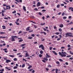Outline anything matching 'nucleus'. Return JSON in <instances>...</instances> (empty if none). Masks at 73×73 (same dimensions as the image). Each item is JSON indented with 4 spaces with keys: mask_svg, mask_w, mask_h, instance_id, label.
Listing matches in <instances>:
<instances>
[{
    "mask_svg": "<svg viewBox=\"0 0 73 73\" xmlns=\"http://www.w3.org/2000/svg\"><path fill=\"white\" fill-rule=\"evenodd\" d=\"M61 53H62L60 52H59V54L62 57H66V52H61Z\"/></svg>",
    "mask_w": 73,
    "mask_h": 73,
    "instance_id": "nucleus-1",
    "label": "nucleus"
},
{
    "mask_svg": "<svg viewBox=\"0 0 73 73\" xmlns=\"http://www.w3.org/2000/svg\"><path fill=\"white\" fill-rule=\"evenodd\" d=\"M3 5L4 6V7H5L6 6V8H8V7H9V9L8 8H6V9H9L10 8H11V7H10V6L9 5H5V4H3Z\"/></svg>",
    "mask_w": 73,
    "mask_h": 73,
    "instance_id": "nucleus-2",
    "label": "nucleus"
},
{
    "mask_svg": "<svg viewBox=\"0 0 73 73\" xmlns=\"http://www.w3.org/2000/svg\"><path fill=\"white\" fill-rule=\"evenodd\" d=\"M39 48H41L42 49V50H44V45L42 44H41L39 46Z\"/></svg>",
    "mask_w": 73,
    "mask_h": 73,
    "instance_id": "nucleus-3",
    "label": "nucleus"
},
{
    "mask_svg": "<svg viewBox=\"0 0 73 73\" xmlns=\"http://www.w3.org/2000/svg\"><path fill=\"white\" fill-rule=\"evenodd\" d=\"M69 10H70L72 12H73V8L72 7H69L68 8Z\"/></svg>",
    "mask_w": 73,
    "mask_h": 73,
    "instance_id": "nucleus-4",
    "label": "nucleus"
},
{
    "mask_svg": "<svg viewBox=\"0 0 73 73\" xmlns=\"http://www.w3.org/2000/svg\"><path fill=\"white\" fill-rule=\"evenodd\" d=\"M46 55L47 56H46V58H49V57H50V56L49 55H48V53H46Z\"/></svg>",
    "mask_w": 73,
    "mask_h": 73,
    "instance_id": "nucleus-5",
    "label": "nucleus"
},
{
    "mask_svg": "<svg viewBox=\"0 0 73 73\" xmlns=\"http://www.w3.org/2000/svg\"><path fill=\"white\" fill-rule=\"evenodd\" d=\"M28 53L27 52L25 54L26 56H25V57H29V54H28Z\"/></svg>",
    "mask_w": 73,
    "mask_h": 73,
    "instance_id": "nucleus-6",
    "label": "nucleus"
},
{
    "mask_svg": "<svg viewBox=\"0 0 73 73\" xmlns=\"http://www.w3.org/2000/svg\"><path fill=\"white\" fill-rule=\"evenodd\" d=\"M26 30L27 31H29L30 30V27H29L26 29Z\"/></svg>",
    "mask_w": 73,
    "mask_h": 73,
    "instance_id": "nucleus-7",
    "label": "nucleus"
},
{
    "mask_svg": "<svg viewBox=\"0 0 73 73\" xmlns=\"http://www.w3.org/2000/svg\"><path fill=\"white\" fill-rule=\"evenodd\" d=\"M6 63H9V62H11V60H6Z\"/></svg>",
    "mask_w": 73,
    "mask_h": 73,
    "instance_id": "nucleus-8",
    "label": "nucleus"
},
{
    "mask_svg": "<svg viewBox=\"0 0 73 73\" xmlns=\"http://www.w3.org/2000/svg\"><path fill=\"white\" fill-rule=\"evenodd\" d=\"M40 5H41V4L39 2L37 3V7H39V6H40Z\"/></svg>",
    "mask_w": 73,
    "mask_h": 73,
    "instance_id": "nucleus-9",
    "label": "nucleus"
},
{
    "mask_svg": "<svg viewBox=\"0 0 73 73\" xmlns=\"http://www.w3.org/2000/svg\"><path fill=\"white\" fill-rule=\"evenodd\" d=\"M11 41H15V38H13V36H12Z\"/></svg>",
    "mask_w": 73,
    "mask_h": 73,
    "instance_id": "nucleus-10",
    "label": "nucleus"
},
{
    "mask_svg": "<svg viewBox=\"0 0 73 73\" xmlns=\"http://www.w3.org/2000/svg\"><path fill=\"white\" fill-rule=\"evenodd\" d=\"M71 34H72V33H68L66 34L65 35L66 36H68L69 35H71Z\"/></svg>",
    "mask_w": 73,
    "mask_h": 73,
    "instance_id": "nucleus-11",
    "label": "nucleus"
},
{
    "mask_svg": "<svg viewBox=\"0 0 73 73\" xmlns=\"http://www.w3.org/2000/svg\"><path fill=\"white\" fill-rule=\"evenodd\" d=\"M60 28H62V27H64V25L62 24H61L60 25Z\"/></svg>",
    "mask_w": 73,
    "mask_h": 73,
    "instance_id": "nucleus-12",
    "label": "nucleus"
},
{
    "mask_svg": "<svg viewBox=\"0 0 73 73\" xmlns=\"http://www.w3.org/2000/svg\"><path fill=\"white\" fill-rule=\"evenodd\" d=\"M1 72H0V73H3V72H4V69H2V70L0 69V71L1 72Z\"/></svg>",
    "mask_w": 73,
    "mask_h": 73,
    "instance_id": "nucleus-13",
    "label": "nucleus"
},
{
    "mask_svg": "<svg viewBox=\"0 0 73 73\" xmlns=\"http://www.w3.org/2000/svg\"><path fill=\"white\" fill-rule=\"evenodd\" d=\"M23 9L24 11H26V7L25 6H23Z\"/></svg>",
    "mask_w": 73,
    "mask_h": 73,
    "instance_id": "nucleus-14",
    "label": "nucleus"
},
{
    "mask_svg": "<svg viewBox=\"0 0 73 73\" xmlns=\"http://www.w3.org/2000/svg\"><path fill=\"white\" fill-rule=\"evenodd\" d=\"M25 64H22V68H24V67H25Z\"/></svg>",
    "mask_w": 73,
    "mask_h": 73,
    "instance_id": "nucleus-15",
    "label": "nucleus"
},
{
    "mask_svg": "<svg viewBox=\"0 0 73 73\" xmlns=\"http://www.w3.org/2000/svg\"><path fill=\"white\" fill-rule=\"evenodd\" d=\"M52 52L54 53V54H55V55H57V53H56V52H55V51H52Z\"/></svg>",
    "mask_w": 73,
    "mask_h": 73,
    "instance_id": "nucleus-16",
    "label": "nucleus"
},
{
    "mask_svg": "<svg viewBox=\"0 0 73 73\" xmlns=\"http://www.w3.org/2000/svg\"><path fill=\"white\" fill-rule=\"evenodd\" d=\"M43 59L44 60H45V61H48V59L47 58H44Z\"/></svg>",
    "mask_w": 73,
    "mask_h": 73,
    "instance_id": "nucleus-17",
    "label": "nucleus"
},
{
    "mask_svg": "<svg viewBox=\"0 0 73 73\" xmlns=\"http://www.w3.org/2000/svg\"><path fill=\"white\" fill-rule=\"evenodd\" d=\"M60 4H58L56 6V7L58 8H60Z\"/></svg>",
    "mask_w": 73,
    "mask_h": 73,
    "instance_id": "nucleus-18",
    "label": "nucleus"
},
{
    "mask_svg": "<svg viewBox=\"0 0 73 73\" xmlns=\"http://www.w3.org/2000/svg\"><path fill=\"white\" fill-rule=\"evenodd\" d=\"M2 27L3 28V29H6V28L5 26H2Z\"/></svg>",
    "mask_w": 73,
    "mask_h": 73,
    "instance_id": "nucleus-19",
    "label": "nucleus"
},
{
    "mask_svg": "<svg viewBox=\"0 0 73 73\" xmlns=\"http://www.w3.org/2000/svg\"><path fill=\"white\" fill-rule=\"evenodd\" d=\"M56 63L57 64H58V65H60V62H59V61L56 62Z\"/></svg>",
    "mask_w": 73,
    "mask_h": 73,
    "instance_id": "nucleus-20",
    "label": "nucleus"
},
{
    "mask_svg": "<svg viewBox=\"0 0 73 73\" xmlns=\"http://www.w3.org/2000/svg\"><path fill=\"white\" fill-rule=\"evenodd\" d=\"M13 60L14 61H17V59L16 58H15L13 59Z\"/></svg>",
    "mask_w": 73,
    "mask_h": 73,
    "instance_id": "nucleus-21",
    "label": "nucleus"
},
{
    "mask_svg": "<svg viewBox=\"0 0 73 73\" xmlns=\"http://www.w3.org/2000/svg\"><path fill=\"white\" fill-rule=\"evenodd\" d=\"M45 23H41L40 24V25H45Z\"/></svg>",
    "mask_w": 73,
    "mask_h": 73,
    "instance_id": "nucleus-22",
    "label": "nucleus"
},
{
    "mask_svg": "<svg viewBox=\"0 0 73 73\" xmlns=\"http://www.w3.org/2000/svg\"><path fill=\"white\" fill-rule=\"evenodd\" d=\"M9 57H15V56L13 55H9Z\"/></svg>",
    "mask_w": 73,
    "mask_h": 73,
    "instance_id": "nucleus-23",
    "label": "nucleus"
},
{
    "mask_svg": "<svg viewBox=\"0 0 73 73\" xmlns=\"http://www.w3.org/2000/svg\"><path fill=\"white\" fill-rule=\"evenodd\" d=\"M55 35H58L60 34V33H58V32H56L55 33Z\"/></svg>",
    "mask_w": 73,
    "mask_h": 73,
    "instance_id": "nucleus-24",
    "label": "nucleus"
},
{
    "mask_svg": "<svg viewBox=\"0 0 73 73\" xmlns=\"http://www.w3.org/2000/svg\"><path fill=\"white\" fill-rule=\"evenodd\" d=\"M5 38V36H0V38Z\"/></svg>",
    "mask_w": 73,
    "mask_h": 73,
    "instance_id": "nucleus-25",
    "label": "nucleus"
},
{
    "mask_svg": "<svg viewBox=\"0 0 73 73\" xmlns=\"http://www.w3.org/2000/svg\"><path fill=\"white\" fill-rule=\"evenodd\" d=\"M58 31H59V32H62V29L60 28L58 29Z\"/></svg>",
    "mask_w": 73,
    "mask_h": 73,
    "instance_id": "nucleus-26",
    "label": "nucleus"
},
{
    "mask_svg": "<svg viewBox=\"0 0 73 73\" xmlns=\"http://www.w3.org/2000/svg\"><path fill=\"white\" fill-rule=\"evenodd\" d=\"M15 23L17 24V25H20V23H17L16 22H15Z\"/></svg>",
    "mask_w": 73,
    "mask_h": 73,
    "instance_id": "nucleus-27",
    "label": "nucleus"
},
{
    "mask_svg": "<svg viewBox=\"0 0 73 73\" xmlns=\"http://www.w3.org/2000/svg\"><path fill=\"white\" fill-rule=\"evenodd\" d=\"M25 44H22V45H21V46L23 47V46H25Z\"/></svg>",
    "mask_w": 73,
    "mask_h": 73,
    "instance_id": "nucleus-28",
    "label": "nucleus"
},
{
    "mask_svg": "<svg viewBox=\"0 0 73 73\" xmlns=\"http://www.w3.org/2000/svg\"><path fill=\"white\" fill-rule=\"evenodd\" d=\"M58 69L56 68V69L55 71H56V73H58V72H58Z\"/></svg>",
    "mask_w": 73,
    "mask_h": 73,
    "instance_id": "nucleus-29",
    "label": "nucleus"
},
{
    "mask_svg": "<svg viewBox=\"0 0 73 73\" xmlns=\"http://www.w3.org/2000/svg\"><path fill=\"white\" fill-rule=\"evenodd\" d=\"M32 38H33V37H29L28 38V39H32Z\"/></svg>",
    "mask_w": 73,
    "mask_h": 73,
    "instance_id": "nucleus-30",
    "label": "nucleus"
},
{
    "mask_svg": "<svg viewBox=\"0 0 73 73\" xmlns=\"http://www.w3.org/2000/svg\"><path fill=\"white\" fill-rule=\"evenodd\" d=\"M30 66L28 68V69H29L31 68H32V66Z\"/></svg>",
    "mask_w": 73,
    "mask_h": 73,
    "instance_id": "nucleus-31",
    "label": "nucleus"
},
{
    "mask_svg": "<svg viewBox=\"0 0 73 73\" xmlns=\"http://www.w3.org/2000/svg\"><path fill=\"white\" fill-rule=\"evenodd\" d=\"M30 22H31V23H33V24H36V22H34L33 21H30Z\"/></svg>",
    "mask_w": 73,
    "mask_h": 73,
    "instance_id": "nucleus-32",
    "label": "nucleus"
},
{
    "mask_svg": "<svg viewBox=\"0 0 73 73\" xmlns=\"http://www.w3.org/2000/svg\"><path fill=\"white\" fill-rule=\"evenodd\" d=\"M67 18V17H63V19L64 20L66 19Z\"/></svg>",
    "mask_w": 73,
    "mask_h": 73,
    "instance_id": "nucleus-33",
    "label": "nucleus"
},
{
    "mask_svg": "<svg viewBox=\"0 0 73 73\" xmlns=\"http://www.w3.org/2000/svg\"><path fill=\"white\" fill-rule=\"evenodd\" d=\"M69 53H70L71 54H72V55H73V52H72L71 51H70L69 52Z\"/></svg>",
    "mask_w": 73,
    "mask_h": 73,
    "instance_id": "nucleus-34",
    "label": "nucleus"
},
{
    "mask_svg": "<svg viewBox=\"0 0 73 73\" xmlns=\"http://www.w3.org/2000/svg\"><path fill=\"white\" fill-rule=\"evenodd\" d=\"M40 54H42V53H43V51L42 50H40Z\"/></svg>",
    "mask_w": 73,
    "mask_h": 73,
    "instance_id": "nucleus-35",
    "label": "nucleus"
},
{
    "mask_svg": "<svg viewBox=\"0 0 73 73\" xmlns=\"http://www.w3.org/2000/svg\"><path fill=\"white\" fill-rule=\"evenodd\" d=\"M22 41H23V39H21L19 40V42H22Z\"/></svg>",
    "mask_w": 73,
    "mask_h": 73,
    "instance_id": "nucleus-36",
    "label": "nucleus"
},
{
    "mask_svg": "<svg viewBox=\"0 0 73 73\" xmlns=\"http://www.w3.org/2000/svg\"><path fill=\"white\" fill-rule=\"evenodd\" d=\"M59 60L60 61H61V62H63V60H62V59H59Z\"/></svg>",
    "mask_w": 73,
    "mask_h": 73,
    "instance_id": "nucleus-37",
    "label": "nucleus"
},
{
    "mask_svg": "<svg viewBox=\"0 0 73 73\" xmlns=\"http://www.w3.org/2000/svg\"><path fill=\"white\" fill-rule=\"evenodd\" d=\"M17 67L16 66H15V67H14L13 68L14 69H17Z\"/></svg>",
    "mask_w": 73,
    "mask_h": 73,
    "instance_id": "nucleus-38",
    "label": "nucleus"
},
{
    "mask_svg": "<svg viewBox=\"0 0 73 73\" xmlns=\"http://www.w3.org/2000/svg\"><path fill=\"white\" fill-rule=\"evenodd\" d=\"M42 55H41V54H39V57L41 58V57H42Z\"/></svg>",
    "mask_w": 73,
    "mask_h": 73,
    "instance_id": "nucleus-39",
    "label": "nucleus"
},
{
    "mask_svg": "<svg viewBox=\"0 0 73 73\" xmlns=\"http://www.w3.org/2000/svg\"><path fill=\"white\" fill-rule=\"evenodd\" d=\"M48 68H52V66L50 65H49L48 66Z\"/></svg>",
    "mask_w": 73,
    "mask_h": 73,
    "instance_id": "nucleus-40",
    "label": "nucleus"
},
{
    "mask_svg": "<svg viewBox=\"0 0 73 73\" xmlns=\"http://www.w3.org/2000/svg\"><path fill=\"white\" fill-rule=\"evenodd\" d=\"M73 22H70V23L68 24L69 25H71V24H73Z\"/></svg>",
    "mask_w": 73,
    "mask_h": 73,
    "instance_id": "nucleus-41",
    "label": "nucleus"
},
{
    "mask_svg": "<svg viewBox=\"0 0 73 73\" xmlns=\"http://www.w3.org/2000/svg\"><path fill=\"white\" fill-rule=\"evenodd\" d=\"M33 25L34 26V28H37V26H36L35 25Z\"/></svg>",
    "mask_w": 73,
    "mask_h": 73,
    "instance_id": "nucleus-42",
    "label": "nucleus"
},
{
    "mask_svg": "<svg viewBox=\"0 0 73 73\" xmlns=\"http://www.w3.org/2000/svg\"><path fill=\"white\" fill-rule=\"evenodd\" d=\"M12 37H13L14 38H18V37L16 36H12Z\"/></svg>",
    "mask_w": 73,
    "mask_h": 73,
    "instance_id": "nucleus-43",
    "label": "nucleus"
},
{
    "mask_svg": "<svg viewBox=\"0 0 73 73\" xmlns=\"http://www.w3.org/2000/svg\"><path fill=\"white\" fill-rule=\"evenodd\" d=\"M60 5L62 7H63V6H64V4H60Z\"/></svg>",
    "mask_w": 73,
    "mask_h": 73,
    "instance_id": "nucleus-44",
    "label": "nucleus"
},
{
    "mask_svg": "<svg viewBox=\"0 0 73 73\" xmlns=\"http://www.w3.org/2000/svg\"><path fill=\"white\" fill-rule=\"evenodd\" d=\"M1 42L2 43H5V42H4V41L1 40Z\"/></svg>",
    "mask_w": 73,
    "mask_h": 73,
    "instance_id": "nucleus-45",
    "label": "nucleus"
},
{
    "mask_svg": "<svg viewBox=\"0 0 73 73\" xmlns=\"http://www.w3.org/2000/svg\"><path fill=\"white\" fill-rule=\"evenodd\" d=\"M34 10H35L36 11H38V10L37 8H36L34 9Z\"/></svg>",
    "mask_w": 73,
    "mask_h": 73,
    "instance_id": "nucleus-46",
    "label": "nucleus"
},
{
    "mask_svg": "<svg viewBox=\"0 0 73 73\" xmlns=\"http://www.w3.org/2000/svg\"><path fill=\"white\" fill-rule=\"evenodd\" d=\"M38 14L39 15H40V16H41L42 15V14H41V12H39Z\"/></svg>",
    "mask_w": 73,
    "mask_h": 73,
    "instance_id": "nucleus-47",
    "label": "nucleus"
},
{
    "mask_svg": "<svg viewBox=\"0 0 73 73\" xmlns=\"http://www.w3.org/2000/svg\"><path fill=\"white\" fill-rule=\"evenodd\" d=\"M65 1L67 3H69V1L68 0H66Z\"/></svg>",
    "mask_w": 73,
    "mask_h": 73,
    "instance_id": "nucleus-48",
    "label": "nucleus"
},
{
    "mask_svg": "<svg viewBox=\"0 0 73 73\" xmlns=\"http://www.w3.org/2000/svg\"><path fill=\"white\" fill-rule=\"evenodd\" d=\"M16 11H15L12 12V13H16Z\"/></svg>",
    "mask_w": 73,
    "mask_h": 73,
    "instance_id": "nucleus-49",
    "label": "nucleus"
},
{
    "mask_svg": "<svg viewBox=\"0 0 73 73\" xmlns=\"http://www.w3.org/2000/svg\"><path fill=\"white\" fill-rule=\"evenodd\" d=\"M23 60H24L25 62H27V60H25V59H24V58H23Z\"/></svg>",
    "mask_w": 73,
    "mask_h": 73,
    "instance_id": "nucleus-50",
    "label": "nucleus"
},
{
    "mask_svg": "<svg viewBox=\"0 0 73 73\" xmlns=\"http://www.w3.org/2000/svg\"><path fill=\"white\" fill-rule=\"evenodd\" d=\"M71 55H68L66 56V57H71Z\"/></svg>",
    "mask_w": 73,
    "mask_h": 73,
    "instance_id": "nucleus-51",
    "label": "nucleus"
},
{
    "mask_svg": "<svg viewBox=\"0 0 73 73\" xmlns=\"http://www.w3.org/2000/svg\"><path fill=\"white\" fill-rule=\"evenodd\" d=\"M4 33H5L4 32H1L0 33V34H4Z\"/></svg>",
    "mask_w": 73,
    "mask_h": 73,
    "instance_id": "nucleus-52",
    "label": "nucleus"
},
{
    "mask_svg": "<svg viewBox=\"0 0 73 73\" xmlns=\"http://www.w3.org/2000/svg\"><path fill=\"white\" fill-rule=\"evenodd\" d=\"M61 40L60 38H59L57 39V41H59V40Z\"/></svg>",
    "mask_w": 73,
    "mask_h": 73,
    "instance_id": "nucleus-53",
    "label": "nucleus"
},
{
    "mask_svg": "<svg viewBox=\"0 0 73 73\" xmlns=\"http://www.w3.org/2000/svg\"><path fill=\"white\" fill-rule=\"evenodd\" d=\"M13 51H14V52H17V50L16 49H13Z\"/></svg>",
    "mask_w": 73,
    "mask_h": 73,
    "instance_id": "nucleus-54",
    "label": "nucleus"
},
{
    "mask_svg": "<svg viewBox=\"0 0 73 73\" xmlns=\"http://www.w3.org/2000/svg\"><path fill=\"white\" fill-rule=\"evenodd\" d=\"M42 62H44V63H45V62H46V61H45V60H42Z\"/></svg>",
    "mask_w": 73,
    "mask_h": 73,
    "instance_id": "nucleus-55",
    "label": "nucleus"
},
{
    "mask_svg": "<svg viewBox=\"0 0 73 73\" xmlns=\"http://www.w3.org/2000/svg\"><path fill=\"white\" fill-rule=\"evenodd\" d=\"M46 18H50V17L49 15H47L46 16Z\"/></svg>",
    "mask_w": 73,
    "mask_h": 73,
    "instance_id": "nucleus-56",
    "label": "nucleus"
},
{
    "mask_svg": "<svg viewBox=\"0 0 73 73\" xmlns=\"http://www.w3.org/2000/svg\"><path fill=\"white\" fill-rule=\"evenodd\" d=\"M46 69L47 71H48L49 70V68H46Z\"/></svg>",
    "mask_w": 73,
    "mask_h": 73,
    "instance_id": "nucleus-57",
    "label": "nucleus"
},
{
    "mask_svg": "<svg viewBox=\"0 0 73 73\" xmlns=\"http://www.w3.org/2000/svg\"><path fill=\"white\" fill-rule=\"evenodd\" d=\"M35 70H33L32 71H31V73H35Z\"/></svg>",
    "mask_w": 73,
    "mask_h": 73,
    "instance_id": "nucleus-58",
    "label": "nucleus"
},
{
    "mask_svg": "<svg viewBox=\"0 0 73 73\" xmlns=\"http://www.w3.org/2000/svg\"><path fill=\"white\" fill-rule=\"evenodd\" d=\"M33 32V30H32L29 31V32Z\"/></svg>",
    "mask_w": 73,
    "mask_h": 73,
    "instance_id": "nucleus-59",
    "label": "nucleus"
},
{
    "mask_svg": "<svg viewBox=\"0 0 73 73\" xmlns=\"http://www.w3.org/2000/svg\"><path fill=\"white\" fill-rule=\"evenodd\" d=\"M31 36L32 37H35V35L33 34H32L31 35Z\"/></svg>",
    "mask_w": 73,
    "mask_h": 73,
    "instance_id": "nucleus-60",
    "label": "nucleus"
},
{
    "mask_svg": "<svg viewBox=\"0 0 73 73\" xmlns=\"http://www.w3.org/2000/svg\"><path fill=\"white\" fill-rule=\"evenodd\" d=\"M22 33V31H20L18 33V34H20V33Z\"/></svg>",
    "mask_w": 73,
    "mask_h": 73,
    "instance_id": "nucleus-61",
    "label": "nucleus"
},
{
    "mask_svg": "<svg viewBox=\"0 0 73 73\" xmlns=\"http://www.w3.org/2000/svg\"><path fill=\"white\" fill-rule=\"evenodd\" d=\"M3 58L4 60H7V58H5V57H3Z\"/></svg>",
    "mask_w": 73,
    "mask_h": 73,
    "instance_id": "nucleus-62",
    "label": "nucleus"
},
{
    "mask_svg": "<svg viewBox=\"0 0 73 73\" xmlns=\"http://www.w3.org/2000/svg\"><path fill=\"white\" fill-rule=\"evenodd\" d=\"M19 2H20V3H22V0H19Z\"/></svg>",
    "mask_w": 73,
    "mask_h": 73,
    "instance_id": "nucleus-63",
    "label": "nucleus"
},
{
    "mask_svg": "<svg viewBox=\"0 0 73 73\" xmlns=\"http://www.w3.org/2000/svg\"><path fill=\"white\" fill-rule=\"evenodd\" d=\"M54 70H55V69L54 68L52 70V72H53L54 71Z\"/></svg>",
    "mask_w": 73,
    "mask_h": 73,
    "instance_id": "nucleus-64",
    "label": "nucleus"
}]
</instances>
